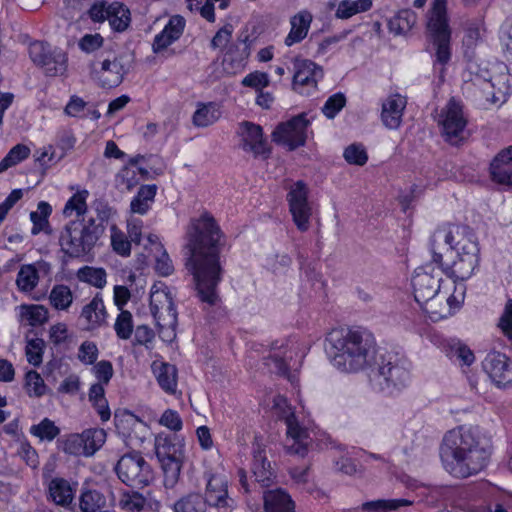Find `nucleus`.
I'll list each match as a JSON object with an SVG mask.
<instances>
[{"label":"nucleus","instance_id":"58","mask_svg":"<svg viewBox=\"0 0 512 512\" xmlns=\"http://www.w3.org/2000/svg\"><path fill=\"white\" fill-rule=\"evenodd\" d=\"M92 208L94 209L97 219L96 225H101L103 227V233L106 230V226L114 215V209L109 205V203L104 199H97L93 202Z\"/></svg>","mask_w":512,"mask_h":512},{"label":"nucleus","instance_id":"3","mask_svg":"<svg viewBox=\"0 0 512 512\" xmlns=\"http://www.w3.org/2000/svg\"><path fill=\"white\" fill-rule=\"evenodd\" d=\"M493 452L492 438L479 426L460 425L447 431L439 447L444 470L465 479L484 470Z\"/></svg>","mask_w":512,"mask_h":512},{"label":"nucleus","instance_id":"40","mask_svg":"<svg viewBox=\"0 0 512 512\" xmlns=\"http://www.w3.org/2000/svg\"><path fill=\"white\" fill-rule=\"evenodd\" d=\"M59 449L64 453L73 456H86L85 442L82 433L64 435L57 440Z\"/></svg>","mask_w":512,"mask_h":512},{"label":"nucleus","instance_id":"41","mask_svg":"<svg viewBox=\"0 0 512 512\" xmlns=\"http://www.w3.org/2000/svg\"><path fill=\"white\" fill-rule=\"evenodd\" d=\"M206 502L199 493H189L173 505L174 512H206Z\"/></svg>","mask_w":512,"mask_h":512},{"label":"nucleus","instance_id":"32","mask_svg":"<svg viewBox=\"0 0 512 512\" xmlns=\"http://www.w3.org/2000/svg\"><path fill=\"white\" fill-rule=\"evenodd\" d=\"M168 307L173 311V299L171 293L166 289H159L156 284L150 292V311L157 325H161L162 310Z\"/></svg>","mask_w":512,"mask_h":512},{"label":"nucleus","instance_id":"24","mask_svg":"<svg viewBox=\"0 0 512 512\" xmlns=\"http://www.w3.org/2000/svg\"><path fill=\"white\" fill-rule=\"evenodd\" d=\"M442 351L453 364L462 369L470 367L476 360L473 350L456 337L443 340Z\"/></svg>","mask_w":512,"mask_h":512},{"label":"nucleus","instance_id":"25","mask_svg":"<svg viewBox=\"0 0 512 512\" xmlns=\"http://www.w3.org/2000/svg\"><path fill=\"white\" fill-rule=\"evenodd\" d=\"M407 100L400 94L389 95L382 103L381 121L390 130H396L401 126Z\"/></svg>","mask_w":512,"mask_h":512},{"label":"nucleus","instance_id":"46","mask_svg":"<svg viewBox=\"0 0 512 512\" xmlns=\"http://www.w3.org/2000/svg\"><path fill=\"white\" fill-rule=\"evenodd\" d=\"M30 148L25 144H17L12 147L6 156L0 161V173L21 163L30 155Z\"/></svg>","mask_w":512,"mask_h":512},{"label":"nucleus","instance_id":"22","mask_svg":"<svg viewBox=\"0 0 512 512\" xmlns=\"http://www.w3.org/2000/svg\"><path fill=\"white\" fill-rule=\"evenodd\" d=\"M490 178L493 182L512 187V145L502 149L491 161Z\"/></svg>","mask_w":512,"mask_h":512},{"label":"nucleus","instance_id":"2","mask_svg":"<svg viewBox=\"0 0 512 512\" xmlns=\"http://www.w3.org/2000/svg\"><path fill=\"white\" fill-rule=\"evenodd\" d=\"M224 245L225 235L210 213L204 212L191 220L185 246V267L193 276L197 298L208 307L221 303L218 286L224 274L221 261Z\"/></svg>","mask_w":512,"mask_h":512},{"label":"nucleus","instance_id":"4","mask_svg":"<svg viewBox=\"0 0 512 512\" xmlns=\"http://www.w3.org/2000/svg\"><path fill=\"white\" fill-rule=\"evenodd\" d=\"M436 235L429 240L432 262L439 265L441 272L454 283L471 278L480 263V247L474 231L468 226H457L455 231L445 233L444 242L456 252L451 264H445L442 254L436 251Z\"/></svg>","mask_w":512,"mask_h":512},{"label":"nucleus","instance_id":"1","mask_svg":"<svg viewBox=\"0 0 512 512\" xmlns=\"http://www.w3.org/2000/svg\"><path fill=\"white\" fill-rule=\"evenodd\" d=\"M325 353L331 364L342 372H357L371 366L370 382L374 389L392 393L410 382L411 363L394 353L380 355L376 360V341L365 328H335L325 337Z\"/></svg>","mask_w":512,"mask_h":512},{"label":"nucleus","instance_id":"29","mask_svg":"<svg viewBox=\"0 0 512 512\" xmlns=\"http://www.w3.org/2000/svg\"><path fill=\"white\" fill-rule=\"evenodd\" d=\"M265 512H295V503L283 489L269 490L264 493Z\"/></svg>","mask_w":512,"mask_h":512},{"label":"nucleus","instance_id":"5","mask_svg":"<svg viewBox=\"0 0 512 512\" xmlns=\"http://www.w3.org/2000/svg\"><path fill=\"white\" fill-rule=\"evenodd\" d=\"M102 235L103 227L93 217L68 221L58 237L62 264L74 259L89 262Z\"/></svg>","mask_w":512,"mask_h":512},{"label":"nucleus","instance_id":"56","mask_svg":"<svg viewBox=\"0 0 512 512\" xmlns=\"http://www.w3.org/2000/svg\"><path fill=\"white\" fill-rule=\"evenodd\" d=\"M44 341L40 338L27 341L25 348L26 358L29 364L39 367L43 361Z\"/></svg>","mask_w":512,"mask_h":512},{"label":"nucleus","instance_id":"20","mask_svg":"<svg viewBox=\"0 0 512 512\" xmlns=\"http://www.w3.org/2000/svg\"><path fill=\"white\" fill-rule=\"evenodd\" d=\"M287 453L304 457L308 452V445L311 441L309 432L300 426L294 414L286 418Z\"/></svg>","mask_w":512,"mask_h":512},{"label":"nucleus","instance_id":"57","mask_svg":"<svg viewBox=\"0 0 512 512\" xmlns=\"http://www.w3.org/2000/svg\"><path fill=\"white\" fill-rule=\"evenodd\" d=\"M346 105V97L343 93L338 92L325 101L322 107V113L328 119H334L336 115L345 107Z\"/></svg>","mask_w":512,"mask_h":512},{"label":"nucleus","instance_id":"17","mask_svg":"<svg viewBox=\"0 0 512 512\" xmlns=\"http://www.w3.org/2000/svg\"><path fill=\"white\" fill-rule=\"evenodd\" d=\"M482 367L496 387H512V360L505 353L490 351L485 356Z\"/></svg>","mask_w":512,"mask_h":512},{"label":"nucleus","instance_id":"34","mask_svg":"<svg viewBox=\"0 0 512 512\" xmlns=\"http://www.w3.org/2000/svg\"><path fill=\"white\" fill-rule=\"evenodd\" d=\"M52 213V206L46 201H40L37 205V210L30 213V220L32 222V235H38L41 232L46 234L51 233L49 223V216Z\"/></svg>","mask_w":512,"mask_h":512},{"label":"nucleus","instance_id":"9","mask_svg":"<svg viewBox=\"0 0 512 512\" xmlns=\"http://www.w3.org/2000/svg\"><path fill=\"white\" fill-rule=\"evenodd\" d=\"M184 438L177 434L161 433L155 438V453L165 477L176 481L185 459Z\"/></svg>","mask_w":512,"mask_h":512},{"label":"nucleus","instance_id":"38","mask_svg":"<svg viewBox=\"0 0 512 512\" xmlns=\"http://www.w3.org/2000/svg\"><path fill=\"white\" fill-rule=\"evenodd\" d=\"M88 196L89 192L86 189L74 193L65 203L63 208V214L66 217H69L72 215L73 212H75L77 219L86 218L85 214L88 209L86 201Z\"/></svg>","mask_w":512,"mask_h":512},{"label":"nucleus","instance_id":"26","mask_svg":"<svg viewBox=\"0 0 512 512\" xmlns=\"http://www.w3.org/2000/svg\"><path fill=\"white\" fill-rule=\"evenodd\" d=\"M312 20V14L307 10H302L291 17V29L284 40L285 45L291 47L304 40L308 34Z\"/></svg>","mask_w":512,"mask_h":512},{"label":"nucleus","instance_id":"43","mask_svg":"<svg viewBox=\"0 0 512 512\" xmlns=\"http://www.w3.org/2000/svg\"><path fill=\"white\" fill-rule=\"evenodd\" d=\"M49 300L56 310H67L73 302V294L67 285L57 284L51 289Z\"/></svg>","mask_w":512,"mask_h":512},{"label":"nucleus","instance_id":"36","mask_svg":"<svg viewBox=\"0 0 512 512\" xmlns=\"http://www.w3.org/2000/svg\"><path fill=\"white\" fill-rule=\"evenodd\" d=\"M220 117L217 104L213 102L200 103L193 114L192 121L197 127H207L215 123Z\"/></svg>","mask_w":512,"mask_h":512},{"label":"nucleus","instance_id":"60","mask_svg":"<svg viewBox=\"0 0 512 512\" xmlns=\"http://www.w3.org/2000/svg\"><path fill=\"white\" fill-rule=\"evenodd\" d=\"M241 84L244 87L254 88L256 91H259L269 86L270 79L267 73L254 71L246 75L242 79Z\"/></svg>","mask_w":512,"mask_h":512},{"label":"nucleus","instance_id":"35","mask_svg":"<svg viewBox=\"0 0 512 512\" xmlns=\"http://www.w3.org/2000/svg\"><path fill=\"white\" fill-rule=\"evenodd\" d=\"M412 503L407 499H377L364 502L358 508L364 512H390L410 506Z\"/></svg>","mask_w":512,"mask_h":512},{"label":"nucleus","instance_id":"14","mask_svg":"<svg viewBox=\"0 0 512 512\" xmlns=\"http://www.w3.org/2000/svg\"><path fill=\"white\" fill-rule=\"evenodd\" d=\"M310 121L305 113H301L285 123L279 124L272 132V140L276 144L285 145L289 151L304 146L307 128Z\"/></svg>","mask_w":512,"mask_h":512},{"label":"nucleus","instance_id":"49","mask_svg":"<svg viewBox=\"0 0 512 512\" xmlns=\"http://www.w3.org/2000/svg\"><path fill=\"white\" fill-rule=\"evenodd\" d=\"M85 442L86 456H92L105 442L106 433L100 428L86 429L82 432Z\"/></svg>","mask_w":512,"mask_h":512},{"label":"nucleus","instance_id":"54","mask_svg":"<svg viewBox=\"0 0 512 512\" xmlns=\"http://www.w3.org/2000/svg\"><path fill=\"white\" fill-rule=\"evenodd\" d=\"M75 144L76 138L72 133H62L56 145L57 149H59L60 152H57L56 149L53 147V151L50 153L49 160L53 162L61 161L66 156V154L74 148Z\"/></svg>","mask_w":512,"mask_h":512},{"label":"nucleus","instance_id":"62","mask_svg":"<svg viewBox=\"0 0 512 512\" xmlns=\"http://www.w3.org/2000/svg\"><path fill=\"white\" fill-rule=\"evenodd\" d=\"M25 386L33 395L40 397L45 394V383L40 374L35 370H30L25 375Z\"/></svg>","mask_w":512,"mask_h":512},{"label":"nucleus","instance_id":"13","mask_svg":"<svg viewBox=\"0 0 512 512\" xmlns=\"http://www.w3.org/2000/svg\"><path fill=\"white\" fill-rule=\"evenodd\" d=\"M440 125L446 142L458 146L466 139L467 119L464 117L460 102L451 98L441 112Z\"/></svg>","mask_w":512,"mask_h":512},{"label":"nucleus","instance_id":"64","mask_svg":"<svg viewBox=\"0 0 512 512\" xmlns=\"http://www.w3.org/2000/svg\"><path fill=\"white\" fill-rule=\"evenodd\" d=\"M186 22L181 15L172 16L164 26L162 32L172 36L176 41L182 36Z\"/></svg>","mask_w":512,"mask_h":512},{"label":"nucleus","instance_id":"23","mask_svg":"<svg viewBox=\"0 0 512 512\" xmlns=\"http://www.w3.org/2000/svg\"><path fill=\"white\" fill-rule=\"evenodd\" d=\"M252 472L255 479L263 487H268L273 483L276 477L271 463L267 460L265 445L257 441V438L252 444Z\"/></svg>","mask_w":512,"mask_h":512},{"label":"nucleus","instance_id":"50","mask_svg":"<svg viewBox=\"0 0 512 512\" xmlns=\"http://www.w3.org/2000/svg\"><path fill=\"white\" fill-rule=\"evenodd\" d=\"M134 323L133 316L128 310H122L117 315L114 330L117 337L121 340H128L133 333Z\"/></svg>","mask_w":512,"mask_h":512},{"label":"nucleus","instance_id":"12","mask_svg":"<svg viewBox=\"0 0 512 512\" xmlns=\"http://www.w3.org/2000/svg\"><path fill=\"white\" fill-rule=\"evenodd\" d=\"M93 22L102 23L109 21L111 29L115 32H124L131 23V13L126 5L121 2L107 3L96 1L87 12Z\"/></svg>","mask_w":512,"mask_h":512},{"label":"nucleus","instance_id":"33","mask_svg":"<svg viewBox=\"0 0 512 512\" xmlns=\"http://www.w3.org/2000/svg\"><path fill=\"white\" fill-rule=\"evenodd\" d=\"M157 192V186L142 185L130 203V211L134 214L145 215L151 209Z\"/></svg>","mask_w":512,"mask_h":512},{"label":"nucleus","instance_id":"16","mask_svg":"<svg viewBox=\"0 0 512 512\" xmlns=\"http://www.w3.org/2000/svg\"><path fill=\"white\" fill-rule=\"evenodd\" d=\"M114 422L116 432L127 444L138 445L145 441L149 427L132 412L117 411L114 415Z\"/></svg>","mask_w":512,"mask_h":512},{"label":"nucleus","instance_id":"55","mask_svg":"<svg viewBox=\"0 0 512 512\" xmlns=\"http://www.w3.org/2000/svg\"><path fill=\"white\" fill-rule=\"evenodd\" d=\"M288 359H292V352H289V355L287 354V351L285 352V355L282 356L278 353L270 354L265 359V365L268 366L272 372L280 375V376H289L290 368L289 364L287 362Z\"/></svg>","mask_w":512,"mask_h":512},{"label":"nucleus","instance_id":"18","mask_svg":"<svg viewBox=\"0 0 512 512\" xmlns=\"http://www.w3.org/2000/svg\"><path fill=\"white\" fill-rule=\"evenodd\" d=\"M323 69L309 59L294 60L293 89L300 94H309L310 89H315L317 83L323 78Z\"/></svg>","mask_w":512,"mask_h":512},{"label":"nucleus","instance_id":"19","mask_svg":"<svg viewBox=\"0 0 512 512\" xmlns=\"http://www.w3.org/2000/svg\"><path fill=\"white\" fill-rule=\"evenodd\" d=\"M241 129L243 150L252 152L255 157L262 156L263 158H268L271 154V149L264 138L262 127L253 122L243 121Z\"/></svg>","mask_w":512,"mask_h":512},{"label":"nucleus","instance_id":"21","mask_svg":"<svg viewBox=\"0 0 512 512\" xmlns=\"http://www.w3.org/2000/svg\"><path fill=\"white\" fill-rule=\"evenodd\" d=\"M204 501L209 506L232 508L234 501L228 497L227 481L223 475L210 474L207 477Z\"/></svg>","mask_w":512,"mask_h":512},{"label":"nucleus","instance_id":"47","mask_svg":"<svg viewBox=\"0 0 512 512\" xmlns=\"http://www.w3.org/2000/svg\"><path fill=\"white\" fill-rule=\"evenodd\" d=\"M30 434L39 438L41 441H53L59 434L60 429L49 418H44L38 424L30 427Z\"/></svg>","mask_w":512,"mask_h":512},{"label":"nucleus","instance_id":"6","mask_svg":"<svg viewBox=\"0 0 512 512\" xmlns=\"http://www.w3.org/2000/svg\"><path fill=\"white\" fill-rule=\"evenodd\" d=\"M427 35L432 44L434 64L442 66L451 60V29L448 22L446 0H433L431 15L427 24Z\"/></svg>","mask_w":512,"mask_h":512},{"label":"nucleus","instance_id":"37","mask_svg":"<svg viewBox=\"0 0 512 512\" xmlns=\"http://www.w3.org/2000/svg\"><path fill=\"white\" fill-rule=\"evenodd\" d=\"M372 7V0H341L335 11L337 19H349L352 16L366 12Z\"/></svg>","mask_w":512,"mask_h":512},{"label":"nucleus","instance_id":"63","mask_svg":"<svg viewBox=\"0 0 512 512\" xmlns=\"http://www.w3.org/2000/svg\"><path fill=\"white\" fill-rule=\"evenodd\" d=\"M498 327L502 334L512 341V299L505 304L504 311L499 319Z\"/></svg>","mask_w":512,"mask_h":512},{"label":"nucleus","instance_id":"8","mask_svg":"<svg viewBox=\"0 0 512 512\" xmlns=\"http://www.w3.org/2000/svg\"><path fill=\"white\" fill-rule=\"evenodd\" d=\"M118 479L132 489H143L154 479L153 469L141 452L123 454L114 466Z\"/></svg>","mask_w":512,"mask_h":512},{"label":"nucleus","instance_id":"59","mask_svg":"<svg viewBox=\"0 0 512 512\" xmlns=\"http://www.w3.org/2000/svg\"><path fill=\"white\" fill-rule=\"evenodd\" d=\"M499 38L506 59L512 63V15L501 25Z\"/></svg>","mask_w":512,"mask_h":512},{"label":"nucleus","instance_id":"28","mask_svg":"<svg viewBox=\"0 0 512 512\" xmlns=\"http://www.w3.org/2000/svg\"><path fill=\"white\" fill-rule=\"evenodd\" d=\"M81 316L87 321L88 330L98 328L106 322L107 312L100 293L83 307Z\"/></svg>","mask_w":512,"mask_h":512},{"label":"nucleus","instance_id":"7","mask_svg":"<svg viewBox=\"0 0 512 512\" xmlns=\"http://www.w3.org/2000/svg\"><path fill=\"white\" fill-rule=\"evenodd\" d=\"M441 274L443 273L439 266L435 269L431 264H427L417 268L411 280L415 301L432 319L438 314L432 301L441 293Z\"/></svg>","mask_w":512,"mask_h":512},{"label":"nucleus","instance_id":"39","mask_svg":"<svg viewBox=\"0 0 512 512\" xmlns=\"http://www.w3.org/2000/svg\"><path fill=\"white\" fill-rule=\"evenodd\" d=\"M416 21V15L410 10H401L388 21V28L394 35H402L411 30Z\"/></svg>","mask_w":512,"mask_h":512},{"label":"nucleus","instance_id":"11","mask_svg":"<svg viewBox=\"0 0 512 512\" xmlns=\"http://www.w3.org/2000/svg\"><path fill=\"white\" fill-rule=\"evenodd\" d=\"M132 62V56L123 53L114 56L112 60L105 58L100 62L95 61L91 69L97 75L101 87L111 89L122 83L124 76L131 69Z\"/></svg>","mask_w":512,"mask_h":512},{"label":"nucleus","instance_id":"53","mask_svg":"<svg viewBox=\"0 0 512 512\" xmlns=\"http://www.w3.org/2000/svg\"><path fill=\"white\" fill-rule=\"evenodd\" d=\"M146 504L145 497L136 491H125L119 499V506L128 512H140Z\"/></svg>","mask_w":512,"mask_h":512},{"label":"nucleus","instance_id":"30","mask_svg":"<svg viewBox=\"0 0 512 512\" xmlns=\"http://www.w3.org/2000/svg\"><path fill=\"white\" fill-rule=\"evenodd\" d=\"M487 79L496 91L492 93V103L496 107H501L512 93V77L506 71L493 76L489 75Z\"/></svg>","mask_w":512,"mask_h":512},{"label":"nucleus","instance_id":"15","mask_svg":"<svg viewBox=\"0 0 512 512\" xmlns=\"http://www.w3.org/2000/svg\"><path fill=\"white\" fill-rule=\"evenodd\" d=\"M309 189L303 180L296 181L287 193L289 211L298 230L305 232L309 229L312 209L308 202Z\"/></svg>","mask_w":512,"mask_h":512},{"label":"nucleus","instance_id":"51","mask_svg":"<svg viewBox=\"0 0 512 512\" xmlns=\"http://www.w3.org/2000/svg\"><path fill=\"white\" fill-rule=\"evenodd\" d=\"M345 161L350 165L364 166L368 161V153L362 143H352L343 152Z\"/></svg>","mask_w":512,"mask_h":512},{"label":"nucleus","instance_id":"44","mask_svg":"<svg viewBox=\"0 0 512 512\" xmlns=\"http://www.w3.org/2000/svg\"><path fill=\"white\" fill-rule=\"evenodd\" d=\"M20 316L28 325L36 327L48 320V310L42 305H22Z\"/></svg>","mask_w":512,"mask_h":512},{"label":"nucleus","instance_id":"10","mask_svg":"<svg viewBox=\"0 0 512 512\" xmlns=\"http://www.w3.org/2000/svg\"><path fill=\"white\" fill-rule=\"evenodd\" d=\"M29 57L47 77L63 76L68 68L67 53L45 41L32 42L29 45Z\"/></svg>","mask_w":512,"mask_h":512},{"label":"nucleus","instance_id":"61","mask_svg":"<svg viewBox=\"0 0 512 512\" xmlns=\"http://www.w3.org/2000/svg\"><path fill=\"white\" fill-rule=\"evenodd\" d=\"M99 350L92 341H84L78 349V359L85 365H92L98 358Z\"/></svg>","mask_w":512,"mask_h":512},{"label":"nucleus","instance_id":"48","mask_svg":"<svg viewBox=\"0 0 512 512\" xmlns=\"http://www.w3.org/2000/svg\"><path fill=\"white\" fill-rule=\"evenodd\" d=\"M106 504V499L97 490H86L80 496V509L82 512H97Z\"/></svg>","mask_w":512,"mask_h":512},{"label":"nucleus","instance_id":"52","mask_svg":"<svg viewBox=\"0 0 512 512\" xmlns=\"http://www.w3.org/2000/svg\"><path fill=\"white\" fill-rule=\"evenodd\" d=\"M79 278L99 289L107 283V274L103 268L85 266L79 270Z\"/></svg>","mask_w":512,"mask_h":512},{"label":"nucleus","instance_id":"27","mask_svg":"<svg viewBox=\"0 0 512 512\" xmlns=\"http://www.w3.org/2000/svg\"><path fill=\"white\" fill-rule=\"evenodd\" d=\"M152 369L161 389L167 394H175L178 378L176 366L167 362H154Z\"/></svg>","mask_w":512,"mask_h":512},{"label":"nucleus","instance_id":"45","mask_svg":"<svg viewBox=\"0 0 512 512\" xmlns=\"http://www.w3.org/2000/svg\"><path fill=\"white\" fill-rule=\"evenodd\" d=\"M239 45H234L229 48L226 53L224 61H230L233 66L239 67L244 65L245 61L250 55V47L248 43V36L238 38Z\"/></svg>","mask_w":512,"mask_h":512},{"label":"nucleus","instance_id":"42","mask_svg":"<svg viewBox=\"0 0 512 512\" xmlns=\"http://www.w3.org/2000/svg\"><path fill=\"white\" fill-rule=\"evenodd\" d=\"M39 274L35 266L27 264L21 266L17 273L16 284L20 291L31 292L37 286Z\"/></svg>","mask_w":512,"mask_h":512},{"label":"nucleus","instance_id":"31","mask_svg":"<svg viewBox=\"0 0 512 512\" xmlns=\"http://www.w3.org/2000/svg\"><path fill=\"white\" fill-rule=\"evenodd\" d=\"M48 494L51 500L59 506L72 503L74 493L70 483L61 477L52 478L48 484Z\"/></svg>","mask_w":512,"mask_h":512}]
</instances>
